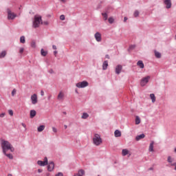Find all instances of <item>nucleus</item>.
Returning <instances> with one entry per match:
<instances>
[{
	"label": "nucleus",
	"mask_w": 176,
	"mask_h": 176,
	"mask_svg": "<svg viewBox=\"0 0 176 176\" xmlns=\"http://www.w3.org/2000/svg\"><path fill=\"white\" fill-rule=\"evenodd\" d=\"M1 146L3 149V154H6V152H8V151H10L11 152H14V148H13L10 142H9L8 140L1 139Z\"/></svg>",
	"instance_id": "1"
},
{
	"label": "nucleus",
	"mask_w": 176,
	"mask_h": 176,
	"mask_svg": "<svg viewBox=\"0 0 176 176\" xmlns=\"http://www.w3.org/2000/svg\"><path fill=\"white\" fill-rule=\"evenodd\" d=\"M93 142L94 145L98 146L102 143V139H101V136L98 133H96L93 138Z\"/></svg>",
	"instance_id": "2"
},
{
	"label": "nucleus",
	"mask_w": 176,
	"mask_h": 176,
	"mask_svg": "<svg viewBox=\"0 0 176 176\" xmlns=\"http://www.w3.org/2000/svg\"><path fill=\"white\" fill-rule=\"evenodd\" d=\"M42 21V16H34V21H33L34 28H38L41 25V22Z\"/></svg>",
	"instance_id": "3"
},
{
	"label": "nucleus",
	"mask_w": 176,
	"mask_h": 176,
	"mask_svg": "<svg viewBox=\"0 0 176 176\" xmlns=\"http://www.w3.org/2000/svg\"><path fill=\"white\" fill-rule=\"evenodd\" d=\"M7 13H8V20H14L16 17H17V14H14V12H12L10 9H7Z\"/></svg>",
	"instance_id": "4"
},
{
	"label": "nucleus",
	"mask_w": 176,
	"mask_h": 176,
	"mask_svg": "<svg viewBox=\"0 0 176 176\" xmlns=\"http://www.w3.org/2000/svg\"><path fill=\"white\" fill-rule=\"evenodd\" d=\"M167 162L169 164V167H175L174 170L176 171V162H174V158L171 156H168L167 158Z\"/></svg>",
	"instance_id": "5"
},
{
	"label": "nucleus",
	"mask_w": 176,
	"mask_h": 176,
	"mask_svg": "<svg viewBox=\"0 0 176 176\" xmlns=\"http://www.w3.org/2000/svg\"><path fill=\"white\" fill-rule=\"evenodd\" d=\"M76 87H78V89H83L85 87H87V86H89V82H87V81H82L80 82H78L76 85Z\"/></svg>",
	"instance_id": "6"
},
{
	"label": "nucleus",
	"mask_w": 176,
	"mask_h": 176,
	"mask_svg": "<svg viewBox=\"0 0 176 176\" xmlns=\"http://www.w3.org/2000/svg\"><path fill=\"white\" fill-rule=\"evenodd\" d=\"M149 79H151V76H147L140 80V85L144 87V86H146L148 82H149Z\"/></svg>",
	"instance_id": "7"
},
{
	"label": "nucleus",
	"mask_w": 176,
	"mask_h": 176,
	"mask_svg": "<svg viewBox=\"0 0 176 176\" xmlns=\"http://www.w3.org/2000/svg\"><path fill=\"white\" fill-rule=\"evenodd\" d=\"M37 164L38 166H41L42 167H45V166H47V157H45L44 161L38 160L37 162Z\"/></svg>",
	"instance_id": "8"
},
{
	"label": "nucleus",
	"mask_w": 176,
	"mask_h": 176,
	"mask_svg": "<svg viewBox=\"0 0 176 176\" xmlns=\"http://www.w3.org/2000/svg\"><path fill=\"white\" fill-rule=\"evenodd\" d=\"M31 101L33 105H35V104L38 103V96H36V94L31 96Z\"/></svg>",
	"instance_id": "9"
},
{
	"label": "nucleus",
	"mask_w": 176,
	"mask_h": 176,
	"mask_svg": "<svg viewBox=\"0 0 176 176\" xmlns=\"http://www.w3.org/2000/svg\"><path fill=\"white\" fill-rule=\"evenodd\" d=\"M94 38L96 41V42H101V41H102V38L101 37V33L97 32L95 34H94Z\"/></svg>",
	"instance_id": "10"
},
{
	"label": "nucleus",
	"mask_w": 176,
	"mask_h": 176,
	"mask_svg": "<svg viewBox=\"0 0 176 176\" xmlns=\"http://www.w3.org/2000/svg\"><path fill=\"white\" fill-rule=\"evenodd\" d=\"M122 68H123V67L122 66V65H118L116 67V74L117 75H119L120 74V72H122Z\"/></svg>",
	"instance_id": "11"
},
{
	"label": "nucleus",
	"mask_w": 176,
	"mask_h": 176,
	"mask_svg": "<svg viewBox=\"0 0 176 176\" xmlns=\"http://www.w3.org/2000/svg\"><path fill=\"white\" fill-rule=\"evenodd\" d=\"M64 92L60 91L57 96L58 101H64Z\"/></svg>",
	"instance_id": "12"
},
{
	"label": "nucleus",
	"mask_w": 176,
	"mask_h": 176,
	"mask_svg": "<svg viewBox=\"0 0 176 176\" xmlns=\"http://www.w3.org/2000/svg\"><path fill=\"white\" fill-rule=\"evenodd\" d=\"M47 170L48 171H53L54 170V162H51L47 165Z\"/></svg>",
	"instance_id": "13"
},
{
	"label": "nucleus",
	"mask_w": 176,
	"mask_h": 176,
	"mask_svg": "<svg viewBox=\"0 0 176 176\" xmlns=\"http://www.w3.org/2000/svg\"><path fill=\"white\" fill-rule=\"evenodd\" d=\"M164 3L166 5V9H170L171 8V0H164Z\"/></svg>",
	"instance_id": "14"
},
{
	"label": "nucleus",
	"mask_w": 176,
	"mask_h": 176,
	"mask_svg": "<svg viewBox=\"0 0 176 176\" xmlns=\"http://www.w3.org/2000/svg\"><path fill=\"white\" fill-rule=\"evenodd\" d=\"M30 119H34L36 116V111L35 110H31L30 112Z\"/></svg>",
	"instance_id": "15"
},
{
	"label": "nucleus",
	"mask_w": 176,
	"mask_h": 176,
	"mask_svg": "<svg viewBox=\"0 0 176 176\" xmlns=\"http://www.w3.org/2000/svg\"><path fill=\"white\" fill-rule=\"evenodd\" d=\"M108 68V60H104L102 63V69L105 71Z\"/></svg>",
	"instance_id": "16"
},
{
	"label": "nucleus",
	"mask_w": 176,
	"mask_h": 176,
	"mask_svg": "<svg viewBox=\"0 0 176 176\" xmlns=\"http://www.w3.org/2000/svg\"><path fill=\"white\" fill-rule=\"evenodd\" d=\"M142 138H145V134L144 133L137 135L135 140L136 141H140V140H142Z\"/></svg>",
	"instance_id": "17"
},
{
	"label": "nucleus",
	"mask_w": 176,
	"mask_h": 176,
	"mask_svg": "<svg viewBox=\"0 0 176 176\" xmlns=\"http://www.w3.org/2000/svg\"><path fill=\"white\" fill-rule=\"evenodd\" d=\"M137 65L138 67H139V68H141L142 69H144V62H142V60H139L137 63Z\"/></svg>",
	"instance_id": "18"
},
{
	"label": "nucleus",
	"mask_w": 176,
	"mask_h": 176,
	"mask_svg": "<svg viewBox=\"0 0 176 176\" xmlns=\"http://www.w3.org/2000/svg\"><path fill=\"white\" fill-rule=\"evenodd\" d=\"M114 135L116 138L122 137V132H120V131H119V130H116L114 132Z\"/></svg>",
	"instance_id": "19"
},
{
	"label": "nucleus",
	"mask_w": 176,
	"mask_h": 176,
	"mask_svg": "<svg viewBox=\"0 0 176 176\" xmlns=\"http://www.w3.org/2000/svg\"><path fill=\"white\" fill-rule=\"evenodd\" d=\"M150 98H151L153 103L156 102V96H155L154 94H150Z\"/></svg>",
	"instance_id": "20"
},
{
	"label": "nucleus",
	"mask_w": 176,
	"mask_h": 176,
	"mask_svg": "<svg viewBox=\"0 0 176 176\" xmlns=\"http://www.w3.org/2000/svg\"><path fill=\"white\" fill-rule=\"evenodd\" d=\"M155 144V142L152 141L150 143L149 147H148V151L149 152H153V145Z\"/></svg>",
	"instance_id": "21"
},
{
	"label": "nucleus",
	"mask_w": 176,
	"mask_h": 176,
	"mask_svg": "<svg viewBox=\"0 0 176 176\" xmlns=\"http://www.w3.org/2000/svg\"><path fill=\"white\" fill-rule=\"evenodd\" d=\"M129 150H127V148L122 149V156H127V155H129Z\"/></svg>",
	"instance_id": "22"
},
{
	"label": "nucleus",
	"mask_w": 176,
	"mask_h": 176,
	"mask_svg": "<svg viewBox=\"0 0 176 176\" xmlns=\"http://www.w3.org/2000/svg\"><path fill=\"white\" fill-rule=\"evenodd\" d=\"M44 130H45V125H41L37 128V131H38V133H41Z\"/></svg>",
	"instance_id": "23"
},
{
	"label": "nucleus",
	"mask_w": 176,
	"mask_h": 176,
	"mask_svg": "<svg viewBox=\"0 0 176 176\" xmlns=\"http://www.w3.org/2000/svg\"><path fill=\"white\" fill-rule=\"evenodd\" d=\"M41 56H43V57H46V56H47V51H45V50L41 49Z\"/></svg>",
	"instance_id": "24"
},
{
	"label": "nucleus",
	"mask_w": 176,
	"mask_h": 176,
	"mask_svg": "<svg viewBox=\"0 0 176 176\" xmlns=\"http://www.w3.org/2000/svg\"><path fill=\"white\" fill-rule=\"evenodd\" d=\"M155 56L157 58H160L162 57V54L157 51H155Z\"/></svg>",
	"instance_id": "25"
},
{
	"label": "nucleus",
	"mask_w": 176,
	"mask_h": 176,
	"mask_svg": "<svg viewBox=\"0 0 176 176\" xmlns=\"http://www.w3.org/2000/svg\"><path fill=\"white\" fill-rule=\"evenodd\" d=\"M87 118H89V114L87 113H83L81 118L82 119H87Z\"/></svg>",
	"instance_id": "26"
},
{
	"label": "nucleus",
	"mask_w": 176,
	"mask_h": 176,
	"mask_svg": "<svg viewBox=\"0 0 176 176\" xmlns=\"http://www.w3.org/2000/svg\"><path fill=\"white\" fill-rule=\"evenodd\" d=\"M20 43H25V37L24 36L20 37Z\"/></svg>",
	"instance_id": "27"
},
{
	"label": "nucleus",
	"mask_w": 176,
	"mask_h": 176,
	"mask_svg": "<svg viewBox=\"0 0 176 176\" xmlns=\"http://www.w3.org/2000/svg\"><path fill=\"white\" fill-rule=\"evenodd\" d=\"M141 123V119H140V117L136 116L135 118V124H140Z\"/></svg>",
	"instance_id": "28"
},
{
	"label": "nucleus",
	"mask_w": 176,
	"mask_h": 176,
	"mask_svg": "<svg viewBox=\"0 0 176 176\" xmlns=\"http://www.w3.org/2000/svg\"><path fill=\"white\" fill-rule=\"evenodd\" d=\"M102 16L104 18V21L108 20V14L107 13H102Z\"/></svg>",
	"instance_id": "29"
},
{
	"label": "nucleus",
	"mask_w": 176,
	"mask_h": 176,
	"mask_svg": "<svg viewBox=\"0 0 176 176\" xmlns=\"http://www.w3.org/2000/svg\"><path fill=\"white\" fill-rule=\"evenodd\" d=\"M108 20L109 24H113V23L115 22V19H113V17H109Z\"/></svg>",
	"instance_id": "30"
},
{
	"label": "nucleus",
	"mask_w": 176,
	"mask_h": 176,
	"mask_svg": "<svg viewBox=\"0 0 176 176\" xmlns=\"http://www.w3.org/2000/svg\"><path fill=\"white\" fill-rule=\"evenodd\" d=\"M5 56H6V51H3L0 54V58H3V57H5Z\"/></svg>",
	"instance_id": "31"
},
{
	"label": "nucleus",
	"mask_w": 176,
	"mask_h": 176,
	"mask_svg": "<svg viewBox=\"0 0 176 176\" xmlns=\"http://www.w3.org/2000/svg\"><path fill=\"white\" fill-rule=\"evenodd\" d=\"M134 17H138L140 16V12L138 10H135L133 13Z\"/></svg>",
	"instance_id": "32"
},
{
	"label": "nucleus",
	"mask_w": 176,
	"mask_h": 176,
	"mask_svg": "<svg viewBox=\"0 0 176 176\" xmlns=\"http://www.w3.org/2000/svg\"><path fill=\"white\" fill-rule=\"evenodd\" d=\"M6 156H7V157H8V159H10V160H12V159H13V155H12V154H10V153H9V154H8V153H6V154H4Z\"/></svg>",
	"instance_id": "33"
},
{
	"label": "nucleus",
	"mask_w": 176,
	"mask_h": 176,
	"mask_svg": "<svg viewBox=\"0 0 176 176\" xmlns=\"http://www.w3.org/2000/svg\"><path fill=\"white\" fill-rule=\"evenodd\" d=\"M134 49H135V45H131L129 46V50H134Z\"/></svg>",
	"instance_id": "34"
},
{
	"label": "nucleus",
	"mask_w": 176,
	"mask_h": 176,
	"mask_svg": "<svg viewBox=\"0 0 176 176\" xmlns=\"http://www.w3.org/2000/svg\"><path fill=\"white\" fill-rule=\"evenodd\" d=\"M16 89H14L11 94L12 97H14V96H16Z\"/></svg>",
	"instance_id": "35"
},
{
	"label": "nucleus",
	"mask_w": 176,
	"mask_h": 176,
	"mask_svg": "<svg viewBox=\"0 0 176 176\" xmlns=\"http://www.w3.org/2000/svg\"><path fill=\"white\" fill-rule=\"evenodd\" d=\"M19 53H20L21 54H23V53H24V48L21 47V48L19 49Z\"/></svg>",
	"instance_id": "36"
},
{
	"label": "nucleus",
	"mask_w": 176,
	"mask_h": 176,
	"mask_svg": "<svg viewBox=\"0 0 176 176\" xmlns=\"http://www.w3.org/2000/svg\"><path fill=\"white\" fill-rule=\"evenodd\" d=\"M60 20H63H63H65V16L64 14L60 15Z\"/></svg>",
	"instance_id": "37"
},
{
	"label": "nucleus",
	"mask_w": 176,
	"mask_h": 176,
	"mask_svg": "<svg viewBox=\"0 0 176 176\" xmlns=\"http://www.w3.org/2000/svg\"><path fill=\"white\" fill-rule=\"evenodd\" d=\"M8 113L10 116H13V110H8Z\"/></svg>",
	"instance_id": "38"
},
{
	"label": "nucleus",
	"mask_w": 176,
	"mask_h": 176,
	"mask_svg": "<svg viewBox=\"0 0 176 176\" xmlns=\"http://www.w3.org/2000/svg\"><path fill=\"white\" fill-rule=\"evenodd\" d=\"M55 176H64V174H63L61 172H59L58 174L55 175Z\"/></svg>",
	"instance_id": "39"
},
{
	"label": "nucleus",
	"mask_w": 176,
	"mask_h": 176,
	"mask_svg": "<svg viewBox=\"0 0 176 176\" xmlns=\"http://www.w3.org/2000/svg\"><path fill=\"white\" fill-rule=\"evenodd\" d=\"M52 131H53L54 133H57V129H56V127L53 126V127H52Z\"/></svg>",
	"instance_id": "40"
},
{
	"label": "nucleus",
	"mask_w": 176,
	"mask_h": 176,
	"mask_svg": "<svg viewBox=\"0 0 176 176\" xmlns=\"http://www.w3.org/2000/svg\"><path fill=\"white\" fill-rule=\"evenodd\" d=\"M31 46H32V47H36V44H35V42H32V43H31Z\"/></svg>",
	"instance_id": "41"
},
{
	"label": "nucleus",
	"mask_w": 176,
	"mask_h": 176,
	"mask_svg": "<svg viewBox=\"0 0 176 176\" xmlns=\"http://www.w3.org/2000/svg\"><path fill=\"white\" fill-rule=\"evenodd\" d=\"M21 125L24 127L25 130H27V125H25V124L22 123Z\"/></svg>",
	"instance_id": "42"
},
{
	"label": "nucleus",
	"mask_w": 176,
	"mask_h": 176,
	"mask_svg": "<svg viewBox=\"0 0 176 176\" xmlns=\"http://www.w3.org/2000/svg\"><path fill=\"white\" fill-rule=\"evenodd\" d=\"M6 113H2L0 114V118H4L5 117Z\"/></svg>",
	"instance_id": "43"
},
{
	"label": "nucleus",
	"mask_w": 176,
	"mask_h": 176,
	"mask_svg": "<svg viewBox=\"0 0 176 176\" xmlns=\"http://www.w3.org/2000/svg\"><path fill=\"white\" fill-rule=\"evenodd\" d=\"M41 96L43 97L45 96V92L43 91H41Z\"/></svg>",
	"instance_id": "44"
},
{
	"label": "nucleus",
	"mask_w": 176,
	"mask_h": 176,
	"mask_svg": "<svg viewBox=\"0 0 176 176\" xmlns=\"http://www.w3.org/2000/svg\"><path fill=\"white\" fill-rule=\"evenodd\" d=\"M52 49H54V50H57V47L56 45H52Z\"/></svg>",
	"instance_id": "45"
},
{
	"label": "nucleus",
	"mask_w": 176,
	"mask_h": 176,
	"mask_svg": "<svg viewBox=\"0 0 176 176\" xmlns=\"http://www.w3.org/2000/svg\"><path fill=\"white\" fill-rule=\"evenodd\" d=\"M49 74H54V71H53V69H50L49 71Z\"/></svg>",
	"instance_id": "46"
},
{
	"label": "nucleus",
	"mask_w": 176,
	"mask_h": 176,
	"mask_svg": "<svg viewBox=\"0 0 176 176\" xmlns=\"http://www.w3.org/2000/svg\"><path fill=\"white\" fill-rule=\"evenodd\" d=\"M127 21V16L124 17V22L126 23Z\"/></svg>",
	"instance_id": "47"
},
{
	"label": "nucleus",
	"mask_w": 176,
	"mask_h": 176,
	"mask_svg": "<svg viewBox=\"0 0 176 176\" xmlns=\"http://www.w3.org/2000/svg\"><path fill=\"white\" fill-rule=\"evenodd\" d=\"M42 171H43L42 169H38V173H41Z\"/></svg>",
	"instance_id": "48"
},
{
	"label": "nucleus",
	"mask_w": 176,
	"mask_h": 176,
	"mask_svg": "<svg viewBox=\"0 0 176 176\" xmlns=\"http://www.w3.org/2000/svg\"><path fill=\"white\" fill-rule=\"evenodd\" d=\"M105 58L109 59V55H108V54L105 55Z\"/></svg>",
	"instance_id": "49"
},
{
	"label": "nucleus",
	"mask_w": 176,
	"mask_h": 176,
	"mask_svg": "<svg viewBox=\"0 0 176 176\" xmlns=\"http://www.w3.org/2000/svg\"><path fill=\"white\" fill-rule=\"evenodd\" d=\"M44 24H45V25H47V24H49V23H48L47 21H45V22H44Z\"/></svg>",
	"instance_id": "50"
},
{
	"label": "nucleus",
	"mask_w": 176,
	"mask_h": 176,
	"mask_svg": "<svg viewBox=\"0 0 176 176\" xmlns=\"http://www.w3.org/2000/svg\"><path fill=\"white\" fill-rule=\"evenodd\" d=\"M54 54L56 56L57 54V51H54Z\"/></svg>",
	"instance_id": "51"
},
{
	"label": "nucleus",
	"mask_w": 176,
	"mask_h": 176,
	"mask_svg": "<svg viewBox=\"0 0 176 176\" xmlns=\"http://www.w3.org/2000/svg\"><path fill=\"white\" fill-rule=\"evenodd\" d=\"M64 127L65 129H68V126H67V125H64Z\"/></svg>",
	"instance_id": "52"
},
{
	"label": "nucleus",
	"mask_w": 176,
	"mask_h": 176,
	"mask_svg": "<svg viewBox=\"0 0 176 176\" xmlns=\"http://www.w3.org/2000/svg\"><path fill=\"white\" fill-rule=\"evenodd\" d=\"M61 2H63V3H65V0H60Z\"/></svg>",
	"instance_id": "53"
},
{
	"label": "nucleus",
	"mask_w": 176,
	"mask_h": 176,
	"mask_svg": "<svg viewBox=\"0 0 176 176\" xmlns=\"http://www.w3.org/2000/svg\"><path fill=\"white\" fill-rule=\"evenodd\" d=\"M76 93L78 94L79 92H78V89L75 90Z\"/></svg>",
	"instance_id": "54"
},
{
	"label": "nucleus",
	"mask_w": 176,
	"mask_h": 176,
	"mask_svg": "<svg viewBox=\"0 0 176 176\" xmlns=\"http://www.w3.org/2000/svg\"><path fill=\"white\" fill-rule=\"evenodd\" d=\"M8 176H13V175H12V174H9V175H8Z\"/></svg>",
	"instance_id": "55"
},
{
	"label": "nucleus",
	"mask_w": 176,
	"mask_h": 176,
	"mask_svg": "<svg viewBox=\"0 0 176 176\" xmlns=\"http://www.w3.org/2000/svg\"><path fill=\"white\" fill-rule=\"evenodd\" d=\"M149 170H153V168H150Z\"/></svg>",
	"instance_id": "56"
},
{
	"label": "nucleus",
	"mask_w": 176,
	"mask_h": 176,
	"mask_svg": "<svg viewBox=\"0 0 176 176\" xmlns=\"http://www.w3.org/2000/svg\"><path fill=\"white\" fill-rule=\"evenodd\" d=\"M175 153H176V148H175Z\"/></svg>",
	"instance_id": "57"
},
{
	"label": "nucleus",
	"mask_w": 176,
	"mask_h": 176,
	"mask_svg": "<svg viewBox=\"0 0 176 176\" xmlns=\"http://www.w3.org/2000/svg\"><path fill=\"white\" fill-rule=\"evenodd\" d=\"M130 156H131V154H129V157H130Z\"/></svg>",
	"instance_id": "58"
}]
</instances>
